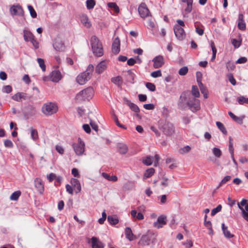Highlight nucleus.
I'll return each mask as SVG.
<instances>
[{
	"label": "nucleus",
	"instance_id": "1",
	"mask_svg": "<svg viewBox=\"0 0 248 248\" xmlns=\"http://www.w3.org/2000/svg\"><path fill=\"white\" fill-rule=\"evenodd\" d=\"M92 50L94 56L99 57L104 54L103 48L101 42L96 36H93L91 38Z\"/></svg>",
	"mask_w": 248,
	"mask_h": 248
},
{
	"label": "nucleus",
	"instance_id": "2",
	"mask_svg": "<svg viewBox=\"0 0 248 248\" xmlns=\"http://www.w3.org/2000/svg\"><path fill=\"white\" fill-rule=\"evenodd\" d=\"M58 110L57 105L53 102H47L42 106L41 111L46 116H51Z\"/></svg>",
	"mask_w": 248,
	"mask_h": 248
},
{
	"label": "nucleus",
	"instance_id": "3",
	"mask_svg": "<svg viewBox=\"0 0 248 248\" xmlns=\"http://www.w3.org/2000/svg\"><path fill=\"white\" fill-rule=\"evenodd\" d=\"M93 95V90L92 87H89L86 89L82 90L78 93L76 96V99L78 101L89 100L92 98Z\"/></svg>",
	"mask_w": 248,
	"mask_h": 248
},
{
	"label": "nucleus",
	"instance_id": "4",
	"mask_svg": "<svg viewBox=\"0 0 248 248\" xmlns=\"http://www.w3.org/2000/svg\"><path fill=\"white\" fill-rule=\"evenodd\" d=\"M72 147L77 155H82L84 153L85 144L80 138H78L77 142L74 143L72 144Z\"/></svg>",
	"mask_w": 248,
	"mask_h": 248
},
{
	"label": "nucleus",
	"instance_id": "5",
	"mask_svg": "<svg viewBox=\"0 0 248 248\" xmlns=\"http://www.w3.org/2000/svg\"><path fill=\"white\" fill-rule=\"evenodd\" d=\"M186 105L193 112H196L201 109L200 101L195 98H189L188 101L186 102Z\"/></svg>",
	"mask_w": 248,
	"mask_h": 248
},
{
	"label": "nucleus",
	"instance_id": "6",
	"mask_svg": "<svg viewBox=\"0 0 248 248\" xmlns=\"http://www.w3.org/2000/svg\"><path fill=\"white\" fill-rule=\"evenodd\" d=\"M161 130L164 134L170 136L174 133L175 128L171 123L165 121L161 125Z\"/></svg>",
	"mask_w": 248,
	"mask_h": 248
},
{
	"label": "nucleus",
	"instance_id": "7",
	"mask_svg": "<svg viewBox=\"0 0 248 248\" xmlns=\"http://www.w3.org/2000/svg\"><path fill=\"white\" fill-rule=\"evenodd\" d=\"M247 201L243 199L240 203H238V208L241 210L242 216L248 222V203Z\"/></svg>",
	"mask_w": 248,
	"mask_h": 248
},
{
	"label": "nucleus",
	"instance_id": "8",
	"mask_svg": "<svg viewBox=\"0 0 248 248\" xmlns=\"http://www.w3.org/2000/svg\"><path fill=\"white\" fill-rule=\"evenodd\" d=\"M189 95L190 93L188 91L184 92L181 93L178 102L179 108H183L187 105L186 102L188 101V98Z\"/></svg>",
	"mask_w": 248,
	"mask_h": 248
},
{
	"label": "nucleus",
	"instance_id": "9",
	"mask_svg": "<svg viewBox=\"0 0 248 248\" xmlns=\"http://www.w3.org/2000/svg\"><path fill=\"white\" fill-rule=\"evenodd\" d=\"M175 36L179 40H183L186 37V33L184 30L178 25H176L173 28Z\"/></svg>",
	"mask_w": 248,
	"mask_h": 248
},
{
	"label": "nucleus",
	"instance_id": "10",
	"mask_svg": "<svg viewBox=\"0 0 248 248\" xmlns=\"http://www.w3.org/2000/svg\"><path fill=\"white\" fill-rule=\"evenodd\" d=\"M138 11L140 16L142 18H144L151 16L149 10L145 3L142 2L140 5Z\"/></svg>",
	"mask_w": 248,
	"mask_h": 248
},
{
	"label": "nucleus",
	"instance_id": "11",
	"mask_svg": "<svg viewBox=\"0 0 248 248\" xmlns=\"http://www.w3.org/2000/svg\"><path fill=\"white\" fill-rule=\"evenodd\" d=\"M10 12L12 15L23 16L24 12L22 7L19 4L13 5L10 8Z\"/></svg>",
	"mask_w": 248,
	"mask_h": 248
},
{
	"label": "nucleus",
	"instance_id": "12",
	"mask_svg": "<svg viewBox=\"0 0 248 248\" xmlns=\"http://www.w3.org/2000/svg\"><path fill=\"white\" fill-rule=\"evenodd\" d=\"M167 224V217L165 216H160L156 221L153 224V226L155 228L160 229Z\"/></svg>",
	"mask_w": 248,
	"mask_h": 248
},
{
	"label": "nucleus",
	"instance_id": "13",
	"mask_svg": "<svg viewBox=\"0 0 248 248\" xmlns=\"http://www.w3.org/2000/svg\"><path fill=\"white\" fill-rule=\"evenodd\" d=\"M120 51V40L117 37L112 44V51L114 54H117Z\"/></svg>",
	"mask_w": 248,
	"mask_h": 248
},
{
	"label": "nucleus",
	"instance_id": "14",
	"mask_svg": "<svg viewBox=\"0 0 248 248\" xmlns=\"http://www.w3.org/2000/svg\"><path fill=\"white\" fill-rule=\"evenodd\" d=\"M34 186L37 191L41 194L44 191V186L42 181L40 178H36L34 180Z\"/></svg>",
	"mask_w": 248,
	"mask_h": 248
},
{
	"label": "nucleus",
	"instance_id": "15",
	"mask_svg": "<svg viewBox=\"0 0 248 248\" xmlns=\"http://www.w3.org/2000/svg\"><path fill=\"white\" fill-rule=\"evenodd\" d=\"M107 67V62L106 61H102L99 62L95 67V72L97 73L100 74L103 73Z\"/></svg>",
	"mask_w": 248,
	"mask_h": 248
},
{
	"label": "nucleus",
	"instance_id": "16",
	"mask_svg": "<svg viewBox=\"0 0 248 248\" xmlns=\"http://www.w3.org/2000/svg\"><path fill=\"white\" fill-rule=\"evenodd\" d=\"M153 62H154V67L155 68H158L164 64L163 57L160 55L156 56L153 60Z\"/></svg>",
	"mask_w": 248,
	"mask_h": 248
},
{
	"label": "nucleus",
	"instance_id": "17",
	"mask_svg": "<svg viewBox=\"0 0 248 248\" xmlns=\"http://www.w3.org/2000/svg\"><path fill=\"white\" fill-rule=\"evenodd\" d=\"M151 242V236L150 235H143L139 242L141 246L149 245Z\"/></svg>",
	"mask_w": 248,
	"mask_h": 248
},
{
	"label": "nucleus",
	"instance_id": "18",
	"mask_svg": "<svg viewBox=\"0 0 248 248\" xmlns=\"http://www.w3.org/2000/svg\"><path fill=\"white\" fill-rule=\"evenodd\" d=\"M92 248H104V245L97 238L93 237L91 238Z\"/></svg>",
	"mask_w": 248,
	"mask_h": 248
},
{
	"label": "nucleus",
	"instance_id": "19",
	"mask_svg": "<svg viewBox=\"0 0 248 248\" xmlns=\"http://www.w3.org/2000/svg\"><path fill=\"white\" fill-rule=\"evenodd\" d=\"M71 184L73 187L76 193H79L81 191V185L79 181L76 178H72Z\"/></svg>",
	"mask_w": 248,
	"mask_h": 248
},
{
	"label": "nucleus",
	"instance_id": "20",
	"mask_svg": "<svg viewBox=\"0 0 248 248\" xmlns=\"http://www.w3.org/2000/svg\"><path fill=\"white\" fill-rule=\"evenodd\" d=\"M53 47L58 51H63L65 49L64 44L61 40L55 41L53 44Z\"/></svg>",
	"mask_w": 248,
	"mask_h": 248
},
{
	"label": "nucleus",
	"instance_id": "21",
	"mask_svg": "<svg viewBox=\"0 0 248 248\" xmlns=\"http://www.w3.org/2000/svg\"><path fill=\"white\" fill-rule=\"evenodd\" d=\"M23 37L26 42L30 41L35 37L34 35L29 30H24L23 31Z\"/></svg>",
	"mask_w": 248,
	"mask_h": 248
},
{
	"label": "nucleus",
	"instance_id": "22",
	"mask_svg": "<svg viewBox=\"0 0 248 248\" xmlns=\"http://www.w3.org/2000/svg\"><path fill=\"white\" fill-rule=\"evenodd\" d=\"M26 94L24 93H17L12 96V99L16 101H22V99H25Z\"/></svg>",
	"mask_w": 248,
	"mask_h": 248
},
{
	"label": "nucleus",
	"instance_id": "23",
	"mask_svg": "<svg viewBox=\"0 0 248 248\" xmlns=\"http://www.w3.org/2000/svg\"><path fill=\"white\" fill-rule=\"evenodd\" d=\"M238 27L242 31H244L246 29V24L243 19V16L242 14H239V15Z\"/></svg>",
	"mask_w": 248,
	"mask_h": 248
},
{
	"label": "nucleus",
	"instance_id": "24",
	"mask_svg": "<svg viewBox=\"0 0 248 248\" xmlns=\"http://www.w3.org/2000/svg\"><path fill=\"white\" fill-rule=\"evenodd\" d=\"M125 235L129 241L133 240L135 239L132 231L129 227H126L125 229Z\"/></svg>",
	"mask_w": 248,
	"mask_h": 248
},
{
	"label": "nucleus",
	"instance_id": "25",
	"mask_svg": "<svg viewBox=\"0 0 248 248\" xmlns=\"http://www.w3.org/2000/svg\"><path fill=\"white\" fill-rule=\"evenodd\" d=\"M221 227L223 234L226 238H231L234 236L228 230V227L225 225L224 223L222 224Z\"/></svg>",
	"mask_w": 248,
	"mask_h": 248
},
{
	"label": "nucleus",
	"instance_id": "26",
	"mask_svg": "<svg viewBox=\"0 0 248 248\" xmlns=\"http://www.w3.org/2000/svg\"><path fill=\"white\" fill-rule=\"evenodd\" d=\"M94 67L93 65L90 64L87 67L86 71L81 74L80 78H87L93 72Z\"/></svg>",
	"mask_w": 248,
	"mask_h": 248
},
{
	"label": "nucleus",
	"instance_id": "27",
	"mask_svg": "<svg viewBox=\"0 0 248 248\" xmlns=\"http://www.w3.org/2000/svg\"><path fill=\"white\" fill-rule=\"evenodd\" d=\"M195 31L199 35H202L204 33L203 26L200 23H195Z\"/></svg>",
	"mask_w": 248,
	"mask_h": 248
},
{
	"label": "nucleus",
	"instance_id": "28",
	"mask_svg": "<svg viewBox=\"0 0 248 248\" xmlns=\"http://www.w3.org/2000/svg\"><path fill=\"white\" fill-rule=\"evenodd\" d=\"M81 22L86 27L88 28H90L91 26V24L87 16L84 15L81 17Z\"/></svg>",
	"mask_w": 248,
	"mask_h": 248
},
{
	"label": "nucleus",
	"instance_id": "29",
	"mask_svg": "<svg viewBox=\"0 0 248 248\" xmlns=\"http://www.w3.org/2000/svg\"><path fill=\"white\" fill-rule=\"evenodd\" d=\"M102 176L106 179L112 182H116L118 180V178L116 175H113L110 176L108 173L106 172H103L102 173Z\"/></svg>",
	"mask_w": 248,
	"mask_h": 248
},
{
	"label": "nucleus",
	"instance_id": "30",
	"mask_svg": "<svg viewBox=\"0 0 248 248\" xmlns=\"http://www.w3.org/2000/svg\"><path fill=\"white\" fill-rule=\"evenodd\" d=\"M131 215L133 217H136L138 220H142L144 218V216L141 212H139L137 214V211L133 210L131 211Z\"/></svg>",
	"mask_w": 248,
	"mask_h": 248
},
{
	"label": "nucleus",
	"instance_id": "31",
	"mask_svg": "<svg viewBox=\"0 0 248 248\" xmlns=\"http://www.w3.org/2000/svg\"><path fill=\"white\" fill-rule=\"evenodd\" d=\"M126 104L135 113H139L140 112V109L139 107L135 104L127 101Z\"/></svg>",
	"mask_w": 248,
	"mask_h": 248
},
{
	"label": "nucleus",
	"instance_id": "32",
	"mask_svg": "<svg viewBox=\"0 0 248 248\" xmlns=\"http://www.w3.org/2000/svg\"><path fill=\"white\" fill-rule=\"evenodd\" d=\"M242 41V39L241 37V36H239V40H236V39H232L231 40V43L232 45L235 48H237L241 45Z\"/></svg>",
	"mask_w": 248,
	"mask_h": 248
},
{
	"label": "nucleus",
	"instance_id": "33",
	"mask_svg": "<svg viewBox=\"0 0 248 248\" xmlns=\"http://www.w3.org/2000/svg\"><path fill=\"white\" fill-rule=\"evenodd\" d=\"M119 152L120 154H125L128 151V148L125 144L120 143L118 145Z\"/></svg>",
	"mask_w": 248,
	"mask_h": 248
},
{
	"label": "nucleus",
	"instance_id": "34",
	"mask_svg": "<svg viewBox=\"0 0 248 248\" xmlns=\"http://www.w3.org/2000/svg\"><path fill=\"white\" fill-rule=\"evenodd\" d=\"M191 94L195 98L199 97L200 96L199 89L197 86L193 85L191 90Z\"/></svg>",
	"mask_w": 248,
	"mask_h": 248
},
{
	"label": "nucleus",
	"instance_id": "35",
	"mask_svg": "<svg viewBox=\"0 0 248 248\" xmlns=\"http://www.w3.org/2000/svg\"><path fill=\"white\" fill-rule=\"evenodd\" d=\"M31 131V139L34 140L36 141L38 139V133L37 131L33 128V127H31L30 129Z\"/></svg>",
	"mask_w": 248,
	"mask_h": 248
},
{
	"label": "nucleus",
	"instance_id": "36",
	"mask_svg": "<svg viewBox=\"0 0 248 248\" xmlns=\"http://www.w3.org/2000/svg\"><path fill=\"white\" fill-rule=\"evenodd\" d=\"M210 46H211L212 52H213V55H212V57L211 58V61L213 62L214 61V60L216 58L217 50L215 44L213 41H211Z\"/></svg>",
	"mask_w": 248,
	"mask_h": 248
},
{
	"label": "nucleus",
	"instance_id": "37",
	"mask_svg": "<svg viewBox=\"0 0 248 248\" xmlns=\"http://www.w3.org/2000/svg\"><path fill=\"white\" fill-rule=\"evenodd\" d=\"M108 221L110 224L116 225L119 222L118 219L112 216H108Z\"/></svg>",
	"mask_w": 248,
	"mask_h": 248
},
{
	"label": "nucleus",
	"instance_id": "38",
	"mask_svg": "<svg viewBox=\"0 0 248 248\" xmlns=\"http://www.w3.org/2000/svg\"><path fill=\"white\" fill-rule=\"evenodd\" d=\"M63 76L59 70H53L50 75V78H62Z\"/></svg>",
	"mask_w": 248,
	"mask_h": 248
},
{
	"label": "nucleus",
	"instance_id": "39",
	"mask_svg": "<svg viewBox=\"0 0 248 248\" xmlns=\"http://www.w3.org/2000/svg\"><path fill=\"white\" fill-rule=\"evenodd\" d=\"M197 82L202 93H204L205 92H208L206 87H205L202 83L201 78H197Z\"/></svg>",
	"mask_w": 248,
	"mask_h": 248
},
{
	"label": "nucleus",
	"instance_id": "40",
	"mask_svg": "<svg viewBox=\"0 0 248 248\" xmlns=\"http://www.w3.org/2000/svg\"><path fill=\"white\" fill-rule=\"evenodd\" d=\"M21 195V192L19 190L13 193L10 196V199L13 201H16Z\"/></svg>",
	"mask_w": 248,
	"mask_h": 248
},
{
	"label": "nucleus",
	"instance_id": "41",
	"mask_svg": "<svg viewBox=\"0 0 248 248\" xmlns=\"http://www.w3.org/2000/svg\"><path fill=\"white\" fill-rule=\"evenodd\" d=\"M95 5V1L94 0H87L86 1V7L88 10L93 9Z\"/></svg>",
	"mask_w": 248,
	"mask_h": 248
},
{
	"label": "nucleus",
	"instance_id": "42",
	"mask_svg": "<svg viewBox=\"0 0 248 248\" xmlns=\"http://www.w3.org/2000/svg\"><path fill=\"white\" fill-rule=\"evenodd\" d=\"M155 173V169L153 168H150L147 169L144 173V176L145 178H149L152 176Z\"/></svg>",
	"mask_w": 248,
	"mask_h": 248
},
{
	"label": "nucleus",
	"instance_id": "43",
	"mask_svg": "<svg viewBox=\"0 0 248 248\" xmlns=\"http://www.w3.org/2000/svg\"><path fill=\"white\" fill-rule=\"evenodd\" d=\"M108 6L113 9L115 12L117 13L119 12V8L115 2H109L108 3Z\"/></svg>",
	"mask_w": 248,
	"mask_h": 248
},
{
	"label": "nucleus",
	"instance_id": "44",
	"mask_svg": "<svg viewBox=\"0 0 248 248\" xmlns=\"http://www.w3.org/2000/svg\"><path fill=\"white\" fill-rule=\"evenodd\" d=\"M144 164L149 166L151 165L153 162V157L151 156H147L142 161Z\"/></svg>",
	"mask_w": 248,
	"mask_h": 248
},
{
	"label": "nucleus",
	"instance_id": "45",
	"mask_svg": "<svg viewBox=\"0 0 248 248\" xmlns=\"http://www.w3.org/2000/svg\"><path fill=\"white\" fill-rule=\"evenodd\" d=\"M216 125L218 129L224 134H226L227 132L224 125L220 122H217Z\"/></svg>",
	"mask_w": 248,
	"mask_h": 248
},
{
	"label": "nucleus",
	"instance_id": "46",
	"mask_svg": "<svg viewBox=\"0 0 248 248\" xmlns=\"http://www.w3.org/2000/svg\"><path fill=\"white\" fill-rule=\"evenodd\" d=\"M28 8L30 11L31 16L32 18H36L37 17V13L34 9L33 7L31 5H28Z\"/></svg>",
	"mask_w": 248,
	"mask_h": 248
},
{
	"label": "nucleus",
	"instance_id": "47",
	"mask_svg": "<svg viewBox=\"0 0 248 248\" xmlns=\"http://www.w3.org/2000/svg\"><path fill=\"white\" fill-rule=\"evenodd\" d=\"M37 61L42 71H45L46 70V65L44 60L42 58H37Z\"/></svg>",
	"mask_w": 248,
	"mask_h": 248
},
{
	"label": "nucleus",
	"instance_id": "48",
	"mask_svg": "<svg viewBox=\"0 0 248 248\" xmlns=\"http://www.w3.org/2000/svg\"><path fill=\"white\" fill-rule=\"evenodd\" d=\"M222 206L221 204L218 205L216 208L213 209L211 211V215L212 216H215L217 213L221 210Z\"/></svg>",
	"mask_w": 248,
	"mask_h": 248
},
{
	"label": "nucleus",
	"instance_id": "49",
	"mask_svg": "<svg viewBox=\"0 0 248 248\" xmlns=\"http://www.w3.org/2000/svg\"><path fill=\"white\" fill-rule=\"evenodd\" d=\"M231 179V176H225L220 182V183L218 185V186L217 187V189H218L219 187H220L221 186H222L223 185L226 184L227 182L230 181Z\"/></svg>",
	"mask_w": 248,
	"mask_h": 248
},
{
	"label": "nucleus",
	"instance_id": "50",
	"mask_svg": "<svg viewBox=\"0 0 248 248\" xmlns=\"http://www.w3.org/2000/svg\"><path fill=\"white\" fill-rule=\"evenodd\" d=\"M188 69L187 66H184L179 70V74L180 76H185L188 72Z\"/></svg>",
	"mask_w": 248,
	"mask_h": 248
},
{
	"label": "nucleus",
	"instance_id": "51",
	"mask_svg": "<svg viewBox=\"0 0 248 248\" xmlns=\"http://www.w3.org/2000/svg\"><path fill=\"white\" fill-rule=\"evenodd\" d=\"M111 81L118 87H120L123 83V80L122 78H111Z\"/></svg>",
	"mask_w": 248,
	"mask_h": 248
},
{
	"label": "nucleus",
	"instance_id": "52",
	"mask_svg": "<svg viewBox=\"0 0 248 248\" xmlns=\"http://www.w3.org/2000/svg\"><path fill=\"white\" fill-rule=\"evenodd\" d=\"M113 119L116 124V125L121 127V128H122L123 129H126V127L124 125H123V124H121L120 123H119V121L118 120V119L117 118V117L116 116V115L115 114H113Z\"/></svg>",
	"mask_w": 248,
	"mask_h": 248
},
{
	"label": "nucleus",
	"instance_id": "53",
	"mask_svg": "<svg viewBox=\"0 0 248 248\" xmlns=\"http://www.w3.org/2000/svg\"><path fill=\"white\" fill-rule=\"evenodd\" d=\"M213 152L214 155L217 157H219L221 155V151L217 148H214Z\"/></svg>",
	"mask_w": 248,
	"mask_h": 248
},
{
	"label": "nucleus",
	"instance_id": "54",
	"mask_svg": "<svg viewBox=\"0 0 248 248\" xmlns=\"http://www.w3.org/2000/svg\"><path fill=\"white\" fill-rule=\"evenodd\" d=\"M237 100L238 103L241 105H242L244 103L248 104V98H245L243 96L238 97Z\"/></svg>",
	"mask_w": 248,
	"mask_h": 248
},
{
	"label": "nucleus",
	"instance_id": "55",
	"mask_svg": "<svg viewBox=\"0 0 248 248\" xmlns=\"http://www.w3.org/2000/svg\"><path fill=\"white\" fill-rule=\"evenodd\" d=\"M4 146L7 148H12L14 146V144L12 141L10 140H6L4 141Z\"/></svg>",
	"mask_w": 248,
	"mask_h": 248
},
{
	"label": "nucleus",
	"instance_id": "56",
	"mask_svg": "<svg viewBox=\"0 0 248 248\" xmlns=\"http://www.w3.org/2000/svg\"><path fill=\"white\" fill-rule=\"evenodd\" d=\"M205 226L209 230L210 233H212L213 231L212 228V223L210 221H204V222Z\"/></svg>",
	"mask_w": 248,
	"mask_h": 248
},
{
	"label": "nucleus",
	"instance_id": "57",
	"mask_svg": "<svg viewBox=\"0 0 248 248\" xmlns=\"http://www.w3.org/2000/svg\"><path fill=\"white\" fill-rule=\"evenodd\" d=\"M146 87L151 91H155V85L150 82H147L146 84Z\"/></svg>",
	"mask_w": 248,
	"mask_h": 248
},
{
	"label": "nucleus",
	"instance_id": "58",
	"mask_svg": "<svg viewBox=\"0 0 248 248\" xmlns=\"http://www.w3.org/2000/svg\"><path fill=\"white\" fill-rule=\"evenodd\" d=\"M151 76L153 78H157L161 77L162 76L161 72L160 70L154 71L151 74Z\"/></svg>",
	"mask_w": 248,
	"mask_h": 248
},
{
	"label": "nucleus",
	"instance_id": "59",
	"mask_svg": "<svg viewBox=\"0 0 248 248\" xmlns=\"http://www.w3.org/2000/svg\"><path fill=\"white\" fill-rule=\"evenodd\" d=\"M190 147L189 146H186L182 148H181L180 151L179 153L180 154H184L186 153H188L190 150Z\"/></svg>",
	"mask_w": 248,
	"mask_h": 248
},
{
	"label": "nucleus",
	"instance_id": "60",
	"mask_svg": "<svg viewBox=\"0 0 248 248\" xmlns=\"http://www.w3.org/2000/svg\"><path fill=\"white\" fill-rule=\"evenodd\" d=\"M30 42L32 43L33 47L35 49H38L39 47V42L36 40L35 37L33 39V40L30 41Z\"/></svg>",
	"mask_w": 248,
	"mask_h": 248
},
{
	"label": "nucleus",
	"instance_id": "61",
	"mask_svg": "<svg viewBox=\"0 0 248 248\" xmlns=\"http://www.w3.org/2000/svg\"><path fill=\"white\" fill-rule=\"evenodd\" d=\"M143 108L147 110H152L155 108V105L153 104H147L143 105Z\"/></svg>",
	"mask_w": 248,
	"mask_h": 248
},
{
	"label": "nucleus",
	"instance_id": "62",
	"mask_svg": "<svg viewBox=\"0 0 248 248\" xmlns=\"http://www.w3.org/2000/svg\"><path fill=\"white\" fill-rule=\"evenodd\" d=\"M77 82L79 85L85 84L87 81V78H76Z\"/></svg>",
	"mask_w": 248,
	"mask_h": 248
},
{
	"label": "nucleus",
	"instance_id": "63",
	"mask_svg": "<svg viewBox=\"0 0 248 248\" xmlns=\"http://www.w3.org/2000/svg\"><path fill=\"white\" fill-rule=\"evenodd\" d=\"M12 90V87L9 85L5 86L3 87L2 91L4 93H10Z\"/></svg>",
	"mask_w": 248,
	"mask_h": 248
},
{
	"label": "nucleus",
	"instance_id": "64",
	"mask_svg": "<svg viewBox=\"0 0 248 248\" xmlns=\"http://www.w3.org/2000/svg\"><path fill=\"white\" fill-rule=\"evenodd\" d=\"M247 62V58L245 57H241L236 62V63H244Z\"/></svg>",
	"mask_w": 248,
	"mask_h": 248
}]
</instances>
